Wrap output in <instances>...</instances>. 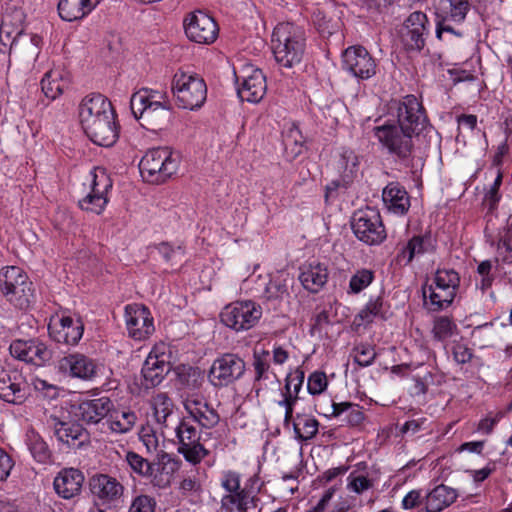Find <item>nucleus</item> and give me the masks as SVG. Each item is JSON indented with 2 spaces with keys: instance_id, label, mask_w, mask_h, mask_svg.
I'll return each instance as SVG.
<instances>
[{
  "instance_id": "864d4df0",
  "label": "nucleus",
  "mask_w": 512,
  "mask_h": 512,
  "mask_svg": "<svg viewBox=\"0 0 512 512\" xmlns=\"http://www.w3.org/2000/svg\"><path fill=\"white\" fill-rule=\"evenodd\" d=\"M176 436L179 440V445L193 444L200 440L197 428L186 421H181L176 427Z\"/></svg>"
},
{
  "instance_id": "052dcab7",
  "label": "nucleus",
  "mask_w": 512,
  "mask_h": 512,
  "mask_svg": "<svg viewBox=\"0 0 512 512\" xmlns=\"http://www.w3.org/2000/svg\"><path fill=\"white\" fill-rule=\"evenodd\" d=\"M103 425H106L112 432L126 433L132 429L134 421L132 418H106Z\"/></svg>"
},
{
  "instance_id": "4be33fe9",
  "label": "nucleus",
  "mask_w": 512,
  "mask_h": 512,
  "mask_svg": "<svg viewBox=\"0 0 512 512\" xmlns=\"http://www.w3.org/2000/svg\"><path fill=\"white\" fill-rule=\"evenodd\" d=\"M61 373L72 378L92 381L97 376L98 366L95 361L80 353H73L62 357L57 364Z\"/></svg>"
},
{
  "instance_id": "3c124183",
  "label": "nucleus",
  "mask_w": 512,
  "mask_h": 512,
  "mask_svg": "<svg viewBox=\"0 0 512 512\" xmlns=\"http://www.w3.org/2000/svg\"><path fill=\"white\" fill-rule=\"evenodd\" d=\"M183 404L189 416H206L207 412L213 413L206 399L199 395L186 398Z\"/></svg>"
},
{
  "instance_id": "5701e85b",
  "label": "nucleus",
  "mask_w": 512,
  "mask_h": 512,
  "mask_svg": "<svg viewBox=\"0 0 512 512\" xmlns=\"http://www.w3.org/2000/svg\"><path fill=\"white\" fill-rule=\"evenodd\" d=\"M90 490L94 497L103 504L117 502L124 493V486L108 474H96L89 481Z\"/></svg>"
},
{
  "instance_id": "f704fd0d",
  "label": "nucleus",
  "mask_w": 512,
  "mask_h": 512,
  "mask_svg": "<svg viewBox=\"0 0 512 512\" xmlns=\"http://www.w3.org/2000/svg\"><path fill=\"white\" fill-rule=\"evenodd\" d=\"M315 411L319 416H339L347 413V416H362V407L350 402L336 403L329 397H324L318 403H315Z\"/></svg>"
},
{
  "instance_id": "1a4fd4ad",
  "label": "nucleus",
  "mask_w": 512,
  "mask_h": 512,
  "mask_svg": "<svg viewBox=\"0 0 512 512\" xmlns=\"http://www.w3.org/2000/svg\"><path fill=\"white\" fill-rule=\"evenodd\" d=\"M172 92L179 108L197 110L207 98V85L196 73L179 70L172 79Z\"/></svg>"
},
{
  "instance_id": "393cba45",
  "label": "nucleus",
  "mask_w": 512,
  "mask_h": 512,
  "mask_svg": "<svg viewBox=\"0 0 512 512\" xmlns=\"http://www.w3.org/2000/svg\"><path fill=\"white\" fill-rule=\"evenodd\" d=\"M292 280L289 273L285 271H277L275 274L270 275L268 282L264 284V289L260 296L261 299L264 302L270 303L273 308H276L289 296L288 286Z\"/></svg>"
},
{
  "instance_id": "de8ad7c7",
  "label": "nucleus",
  "mask_w": 512,
  "mask_h": 512,
  "mask_svg": "<svg viewBox=\"0 0 512 512\" xmlns=\"http://www.w3.org/2000/svg\"><path fill=\"white\" fill-rule=\"evenodd\" d=\"M126 462L130 468L140 476L149 478V476L153 475L154 464H151L148 460L135 452H127Z\"/></svg>"
},
{
  "instance_id": "a19ab883",
  "label": "nucleus",
  "mask_w": 512,
  "mask_h": 512,
  "mask_svg": "<svg viewBox=\"0 0 512 512\" xmlns=\"http://www.w3.org/2000/svg\"><path fill=\"white\" fill-rule=\"evenodd\" d=\"M26 444L33 458L39 463H47L51 457V452L46 442L33 429L26 433Z\"/></svg>"
},
{
  "instance_id": "9b49d317",
  "label": "nucleus",
  "mask_w": 512,
  "mask_h": 512,
  "mask_svg": "<svg viewBox=\"0 0 512 512\" xmlns=\"http://www.w3.org/2000/svg\"><path fill=\"white\" fill-rule=\"evenodd\" d=\"M221 322L236 332L253 328L262 317V307L252 300L236 301L224 307Z\"/></svg>"
},
{
  "instance_id": "680f3d73",
  "label": "nucleus",
  "mask_w": 512,
  "mask_h": 512,
  "mask_svg": "<svg viewBox=\"0 0 512 512\" xmlns=\"http://www.w3.org/2000/svg\"><path fill=\"white\" fill-rule=\"evenodd\" d=\"M383 306V300L381 297H377L376 299H371L364 309L361 310L359 316L362 320L371 321V318L374 316H378L381 313Z\"/></svg>"
},
{
  "instance_id": "f03ea898",
  "label": "nucleus",
  "mask_w": 512,
  "mask_h": 512,
  "mask_svg": "<svg viewBox=\"0 0 512 512\" xmlns=\"http://www.w3.org/2000/svg\"><path fill=\"white\" fill-rule=\"evenodd\" d=\"M80 124L96 145L113 146L119 137L116 112L107 97L100 93L86 95L78 107Z\"/></svg>"
},
{
  "instance_id": "20e7f679",
  "label": "nucleus",
  "mask_w": 512,
  "mask_h": 512,
  "mask_svg": "<svg viewBox=\"0 0 512 512\" xmlns=\"http://www.w3.org/2000/svg\"><path fill=\"white\" fill-rule=\"evenodd\" d=\"M33 385L44 398L56 402L50 416H108L113 409V403L108 397L85 400L59 399L61 389L47 380L35 378Z\"/></svg>"
},
{
  "instance_id": "9d476101",
  "label": "nucleus",
  "mask_w": 512,
  "mask_h": 512,
  "mask_svg": "<svg viewBox=\"0 0 512 512\" xmlns=\"http://www.w3.org/2000/svg\"><path fill=\"white\" fill-rule=\"evenodd\" d=\"M430 34L427 15L421 11L412 12L397 29V37L403 50L407 53H420Z\"/></svg>"
},
{
  "instance_id": "423d86ee",
  "label": "nucleus",
  "mask_w": 512,
  "mask_h": 512,
  "mask_svg": "<svg viewBox=\"0 0 512 512\" xmlns=\"http://www.w3.org/2000/svg\"><path fill=\"white\" fill-rule=\"evenodd\" d=\"M34 287L27 274L17 266L0 270V293L15 308L28 309L34 301Z\"/></svg>"
},
{
  "instance_id": "e2e57ef3",
  "label": "nucleus",
  "mask_w": 512,
  "mask_h": 512,
  "mask_svg": "<svg viewBox=\"0 0 512 512\" xmlns=\"http://www.w3.org/2000/svg\"><path fill=\"white\" fill-rule=\"evenodd\" d=\"M501 184H502V173L498 172L493 185L490 187L489 191L485 195V201L488 203L490 210L495 209L500 200L501 196L499 194V189H500Z\"/></svg>"
},
{
  "instance_id": "13d9d810",
  "label": "nucleus",
  "mask_w": 512,
  "mask_h": 512,
  "mask_svg": "<svg viewBox=\"0 0 512 512\" xmlns=\"http://www.w3.org/2000/svg\"><path fill=\"white\" fill-rule=\"evenodd\" d=\"M499 255H503V262L512 264V232L506 231L497 243Z\"/></svg>"
},
{
  "instance_id": "a18cd8bd",
  "label": "nucleus",
  "mask_w": 512,
  "mask_h": 512,
  "mask_svg": "<svg viewBox=\"0 0 512 512\" xmlns=\"http://www.w3.org/2000/svg\"><path fill=\"white\" fill-rule=\"evenodd\" d=\"M178 452L184 456L186 461L194 465L200 463L209 453L200 441L194 442L193 444L179 445Z\"/></svg>"
},
{
  "instance_id": "cd10ccee",
  "label": "nucleus",
  "mask_w": 512,
  "mask_h": 512,
  "mask_svg": "<svg viewBox=\"0 0 512 512\" xmlns=\"http://www.w3.org/2000/svg\"><path fill=\"white\" fill-rule=\"evenodd\" d=\"M334 168L339 174V182H333L336 186H347L357 175L359 170V157L350 148L343 147L339 150L335 162Z\"/></svg>"
},
{
  "instance_id": "79ce46f5",
  "label": "nucleus",
  "mask_w": 512,
  "mask_h": 512,
  "mask_svg": "<svg viewBox=\"0 0 512 512\" xmlns=\"http://www.w3.org/2000/svg\"><path fill=\"white\" fill-rule=\"evenodd\" d=\"M177 468V462L172 459L154 465L153 475L149 476L151 483L158 488L168 487Z\"/></svg>"
},
{
  "instance_id": "5fc2aeb1",
  "label": "nucleus",
  "mask_w": 512,
  "mask_h": 512,
  "mask_svg": "<svg viewBox=\"0 0 512 512\" xmlns=\"http://www.w3.org/2000/svg\"><path fill=\"white\" fill-rule=\"evenodd\" d=\"M328 386L327 376L322 371H314L307 380V389L311 395H320Z\"/></svg>"
},
{
  "instance_id": "6e6552de",
  "label": "nucleus",
  "mask_w": 512,
  "mask_h": 512,
  "mask_svg": "<svg viewBox=\"0 0 512 512\" xmlns=\"http://www.w3.org/2000/svg\"><path fill=\"white\" fill-rule=\"evenodd\" d=\"M460 286V276L453 269H437L432 282L422 287L425 303L429 299L430 310L440 311L449 307Z\"/></svg>"
},
{
  "instance_id": "7ed1b4c3",
  "label": "nucleus",
  "mask_w": 512,
  "mask_h": 512,
  "mask_svg": "<svg viewBox=\"0 0 512 512\" xmlns=\"http://www.w3.org/2000/svg\"><path fill=\"white\" fill-rule=\"evenodd\" d=\"M131 112L143 128L158 132L166 129L172 119V107L164 91L141 88L132 94Z\"/></svg>"
},
{
  "instance_id": "aec40b11",
  "label": "nucleus",
  "mask_w": 512,
  "mask_h": 512,
  "mask_svg": "<svg viewBox=\"0 0 512 512\" xmlns=\"http://www.w3.org/2000/svg\"><path fill=\"white\" fill-rule=\"evenodd\" d=\"M9 351L13 358L36 366H43L52 358V351L39 339H16L11 342Z\"/></svg>"
},
{
  "instance_id": "338daca9",
  "label": "nucleus",
  "mask_w": 512,
  "mask_h": 512,
  "mask_svg": "<svg viewBox=\"0 0 512 512\" xmlns=\"http://www.w3.org/2000/svg\"><path fill=\"white\" fill-rule=\"evenodd\" d=\"M452 354L454 360L459 364L468 363L473 356L471 349L462 343H456L453 346Z\"/></svg>"
},
{
  "instance_id": "58836bf2",
  "label": "nucleus",
  "mask_w": 512,
  "mask_h": 512,
  "mask_svg": "<svg viewBox=\"0 0 512 512\" xmlns=\"http://www.w3.org/2000/svg\"><path fill=\"white\" fill-rule=\"evenodd\" d=\"M286 426L292 425L296 438L307 441L318 432L319 423L316 418H284Z\"/></svg>"
},
{
  "instance_id": "6ab92c4d",
  "label": "nucleus",
  "mask_w": 512,
  "mask_h": 512,
  "mask_svg": "<svg viewBox=\"0 0 512 512\" xmlns=\"http://www.w3.org/2000/svg\"><path fill=\"white\" fill-rule=\"evenodd\" d=\"M125 322L128 335L134 340H146L155 331L153 317L142 304L134 303L125 307Z\"/></svg>"
},
{
  "instance_id": "a211bd4d",
  "label": "nucleus",
  "mask_w": 512,
  "mask_h": 512,
  "mask_svg": "<svg viewBox=\"0 0 512 512\" xmlns=\"http://www.w3.org/2000/svg\"><path fill=\"white\" fill-rule=\"evenodd\" d=\"M26 397V382L21 371L10 363L0 361V398L8 403L20 404Z\"/></svg>"
},
{
  "instance_id": "bb28decb",
  "label": "nucleus",
  "mask_w": 512,
  "mask_h": 512,
  "mask_svg": "<svg viewBox=\"0 0 512 512\" xmlns=\"http://www.w3.org/2000/svg\"><path fill=\"white\" fill-rule=\"evenodd\" d=\"M170 371V364L166 361L164 355H158L151 351L147 356L141 373L146 388L159 385Z\"/></svg>"
},
{
  "instance_id": "a878e982",
  "label": "nucleus",
  "mask_w": 512,
  "mask_h": 512,
  "mask_svg": "<svg viewBox=\"0 0 512 512\" xmlns=\"http://www.w3.org/2000/svg\"><path fill=\"white\" fill-rule=\"evenodd\" d=\"M53 428L57 439L67 445H81L87 440V432L83 425L74 418H53Z\"/></svg>"
},
{
  "instance_id": "ddd939ff",
  "label": "nucleus",
  "mask_w": 512,
  "mask_h": 512,
  "mask_svg": "<svg viewBox=\"0 0 512 512\" xmlns=\"http://www.w3.org/2000/svg\"><path fill=\"white\" fill-rule=\"evenodd\" d=\"M351 227L355 236L367 245H379L386 239L381 216L372 208L355 212Z\"/></svg>"
},
{
  "instance_id": "09e8293b",
  "label": "nucleus",
  "mask_w": 512,
  "mask_h": 512,
  "mask_svg": "<svg viewBox=\"0 0 512 512\" xmlns=\"http://www.w3.org/2000/svg\"><path fill=\"white\" fill-rule=\"evenodd\" d=\"M150 406L154 416H171L174 412V403L166 393H158L152 397Z\"/></svg>"
},
{
  "instance_id": "dca6fc26",
  "label": "nucleus",
  "mask_w": 512,
  "mask_h": 512,
  "mask_svg": "<svg viewBox=\"0 0 512 512\" xmlns=\"http://www.w3.org/2000/svg\"><path fill=\"white\" fill-rule=\"evenodd\" d=\"M342 69L359 80H367L376 74L377 63L363 46H350L342 53Z\"/></svg>"
},
{
  "instance_id": "e433bc0d",
  "label": "nucleus",
  "mask_w": 512,
  "mask_h": 512,
  "mask_svg": "<svg viewBox=\"0 0 512 512\" xmlns=\"http://www.w3.org/2000/svg\"><path fill=\"white\" fill-rule=\"evenodd\" d=\"M176 374L179 389L199 390L205 381V372L199 367L181 365L177 367Z\"/></svg>"
},
{
  "instance_id": "2eb2a0df",
  "label": "nucleus",
  "mask_w": 512,
  "mask_h": 512,
  "mask_svg": "<svg viewBox=\"0 0 512 512\" xmlns=\"http://www.w3.org/2000/svg\"><path fill=\"white\" fill-rule=\"evenodd\" d=\"M183 27L187 38L198 44H212L219 33L215 20L201 10L188 13L183 19Z\"/></svg>"
},
{
  "instance_id": "603ef678",
  "label": "nucleus",
  "mask_w": 512,
  "mask_h": 512,
  "mask_svg": "<svg viewBox=\"0 0 512 512\" xmlns=\"http://www.w3.org/2000/svg\"><path fill=\"white\" fill-rule=\"evenodd\" d=\"M376 355L374 347L369 344L361 343L353 349L354 362L361 367L370 366L374 362Z\"/></svg>"
},
{
  "instance_id": "c03bdc74",
  "label": "nucleus",
  "mask_w": 512,
  "mask_h": 512,
  "mask_svg": "<svg viewBox=\"0 0 512 512\" xmlns=\"http://www.w3.org/2000/svg\"><path fill=\"white\" fill-rule=\"evenodd\" d=\"M375 279V272L371 269L361 268L355 271L349 281L347 293L356 295L366 289Z\"/></svg>"
},
{
  "instance_id": "69168bd1",
  "label": "nucleus",
  "mask_w": 512,
  "mask_h": 512,
  "mask_svg": "<svg viewBox=\"0 0 512 512\" xmlns=\"http://www.w3.org/2000/svg\"><path fill=\"white\" fill-rule=\"evenodd\" d=\"M221 486L228 493L241 490L242 488L240 487V475L233 471L225 472L221 480Z\"/></svg>"
},
{
  "instance_id": "774afa93",
  "label": "nucleus",
  "mask_w": 512,
  "mask_h": 512,
  "mask_svg": "<svg viewBox=\"0 0 512 512\" xmlns=\"http://www.w3.org/2000/svg\"><path fill=\"white\" fill-rule=\"evenodd\" d=\"M420 503L424 504V497H422L420 490L408 492L402 500V506L406 510L416 508Z\"/></svg>"
},
{
  "instance_id": "37998d69",
  "label": "nucleus",
  "mask_w": 512,
  "mask_h": 512,
  "mask_svg": "<svg viewBox=\"0 0 512 512\" xmlns=\"http://www.w3.org/2000/svg\"><path fill=\"white\" fill-rule=\"evenodd\" d=\"M249 503V493L246 489L237 492H229L221 499V508L226 512H247Z\"/></svg>"
},
{
  "instance_id": "f257e3e1",
  "label": "nucleus",
  "mask_w": 512,
  "mask_h": 512,
  "mask_svg": "<svg viewBox=\"0 0 512 512\" xmlns=\"http://www.w3.org/2000/svg\"><path fill=\"white\" fill-rule=\"evenodd\" d=\"M395 120H386L373 127V136L381 150L391 157L408 162L414 158L416 144L430 130L422 103L414 95H406L391 106Z\"/></svg>"
},
{
  "instance_id": "ea45409f",
  "label": "nucleus",
  "mask_w": 512,
  "mask_h": 512,
  "mask_svg": "<svg viewBox=\"0 0 512 512\" xmlns=\"http://www.w3.org/2000/svg\"><path fill=\"white\" fill-rule=\"evenodd\" d=\"M14 19L17 22L13 23L12 17L9 14H5L2 18V22L0 25V41L4 44L5 41H9L11 39V44L15 42L18 36L22 33V22H23V13L20 10L15 11Z\"/></svg>"
},
{
  "instance_id": "c85d7f7f",
  "label": "nucleus",
  "mask_w": 512,
  "mask_h": 512,
  "mask_svg": "<svg viewBox=\"0 0 512 512\" xmlns=\"http://www.w3.org/2000/svg\"><path fill=\"white\" fill-rule=\"evenodd\" d=\"M84 476L78 469H64L54 479V489L56 493L64 498L71 499L81 491Z\"/></svg>"
},
{
  "instance_id": "c756f323",
  "label": "nucleus",
  "mask_w": 512,
  "mask_h": 512,
  "mask_svg": "<svg viewBox=\"0 0 512 512\" xmlns=\"http://www.w3.org/2000/svg\"><path fill=\"white\" fill-rule=\"evenodd\" d=\"M299 280L307 291L318 293L328 280V269L323 263L312 261L300 268Z\"/></svg>"
},
{
  "instance_id": "6e6d98bb",
  "label": "nucleus",
  "mask_w": 512,
  "mask_h": 512,
  "mask_svg": "<svg viewBox=\"0 0 512 512\" xmlns=\"http://www.w3.org/2000/svg\"><path fill=\"white\" fill-rule=\"evenodd\" d=\"M269 352L263 351L262 355L254 353L253 367L255 370V380L260 381L261 379L267 378V373L270 368L268 362Z\"/></svg>"
},
{
  "instance_id": "4d7b16f0",
  "label": "nucleus",
  "mask_w": 512,
  "mask_h": 512,
  "mask_svg": "<svg viewBox=\"0 0 512 512\" xmlns=\"http://www.w3.org/2000/svg\"><path fill=\"white\" fill-rule=\"evenodd\" d=\"M156 502L148 495H139L133 499L128 512H155Z\"/></svg>"
},
{
  "instance_id": "8fccbe9b",
  "label": "nucleus",
  "mask_w": 512,
  "mask_h": 512,
  "mask_svg": "<svg viewBox=\"0 0 512 512\" xmlns=\"http://www.w3.org/2000/svg\"><path fill=\"white\" fill-rule=\"evenodd\" d=\"M154 250L163 258L164 262L174 266L181 262L184 257V252L181 247H172L166 242H162L154 246Z\"/></svg>"
},
{
  "instance_id": "72a5a7b5",
  "label": "nucleus",
  "mask_w": 512,
  "mask_h": 512,
  "mask_svg": "<svg viewBox=\"0 0 512 512\" xmlns=\"http://www.w3.org/2000/svg\"><path fill=\"white\" fill-rule=\"evenodd\" d=\"M101 0H60L58 12L61 19L72 22L83 19L90 14Z\"/></svg>"
},
{
  "instance_id": "412c9836",
  "label": "nucleus",
  "mask_w": 512,
  "mask_h": 512,
  "mask_svg": "<svg viewBox=\"0 0 512 512\" xmlns=\"http://www.w3.org/2000/svg\"><path fill=\"white\" fill-rule=\"evenodd\" d=\"M50 337L67 345L77 344L83 336L84 324L80 318L68 315L52 316L48 325Z\"/></svg>"
},
{
  "instance_id": "4468645a",
  "label": "nucleus",
  "mask_w": 512,
  "mask_h": 512,
  "mask_svg": "<svg viewBox=\"0 0 512 512\" xmlns=\"http://www.w3.org/2000/svg\"><path fill=\"white\" fill-rule=\"evenodd\" d=\"M244 360L234 353H225L216 358L208 372V380L215 387L228 386L245 373Z\"/></svg>"
},
{
  "instance_id": "0eeeda50",
  "label": "nucleus",
  "mask_w": 512,
  "mask_h": 512,
  "mask_svg": "<svg viewBox=\"0 0 512 512\" xmlns=\"http://www.w3.org/2000/svg\"><path fill=\"white\" fill-rule=\"evenodd\" d=\"M180 165V155L168 147L148 150L139 163L143 179L150 183H163L176 174Z\"/></svg>"
},
{
  "instance_id": "49530a36",
  "label": "nucleus",
  "mask_w": 512,
  "mask_h": 512,
  "mask_svg": "<svg viewBox=\"0 0 512 512\" xmlns=\"http://www.w3.org/2000/svg\"><path fill=\"white\" fill-rule=\"evenodd\" d=\"M457 330L456 324L447 316H440L435 319L432 333L434 339L445 341Z\"/></svg>"
},
{
  "instance_id": "0e129e2a",
  "label": "nucleus",
  "mask_w": 512,
  "mask_h": 512,
  "mask_svg": "<svg viewBox=\"0 0 512 512\" xmlns=\"http://www.w3.org/2000/svg\"><path fill=\"white\" fill-rule=\"evenodd\" d=\"M179 490L184 496L193 495L200 492L201 483L196 475H189L180 482Z\"/></svg>"
},
{
  "instance_id": "4c0bfd02",
  "label": "nucleus",
  "mask_w": 512,
  "mask_h": 512,
  "mask_svg": "<svg viewBox=\"0 0 512 512\" xmlns=\"http://www.w3.org/2000/svg\"><path fill=\"white\" fill-rule=\"evenodd\" d=\"M429 246V238L424 236H413L406 244H404L396 255V263L399 265H409L415 256L422 255L427 252Z\"/></svg>"
},
{
  "instance_id": "473e14b6",
  "label": "nucleus",
  "mask_w": 512,
  "mask_h": 512,
  "mask_svg": "<svg viewBox=\"0 0 512 512\" xmlns=\"http://www.w3.org/2000/svg\"><path fill=\"white\" fill-rule=\"evenodd\" d=\"M69 73L62 67H54L47 71L42 80L41 88L45 96L51 100L58 98L69 87Z\"/></svg>"
},
{
  "instance_id": "bf43d9fd",
  "label": "nucleus",
  "mask_w": 512,
  "mask_h": 512,
  "mask_svg": "<svg viewBox=\"0 0 512 512\" xmlns=\"http://www.w3.org/2000/svg\"><path fill=\"white\" fill-rule=\"evenodd\" d=\"M372 487V481L364 475L350 474L348 477L347 488L357 494H361L364 491Z\"/></svg>"
},
{
  "instance_id": "f8f14e48",
  "label": "nucleus",
  "mask_w": 512,
  "mask_h": 512,
  "mask_svg": "<svg viewBox=\"0 0 512 512\" xmlns=\"http://www.w3.org/2000/svg\"><path fill=\"white\" fill-rule=\"evenodd\" d=\"M470 9V0H439L435 7L437 38L440 39L444 32L461 37L462 32L457 31L454 25L463 23Z\"/></svg>"
},
{
  "instance_id": "39448f33",
  "label": "nucleus",
  "mask_w": 512,
  "mask_h": 512,
  "mask_svg": "<svg viewBox=\"0 0 512 512\" xmlns=\"http://www.w3.org/2000/svg\"><path fill=\"white\" fill-rule=\"evenodd\" d=\"M305 31L291 22L279 23L272 35V51L276 62L285 68L298 65L305 51Z\"/></svg>"
},
{
  "instance_id": "f3484780",
  "label": "nucleus",
  "mask_w": 512,
  "mask_h": 512,
  "mask_svg": "<svg viewBox=\"0 0 512 512\" xmlns=\"http://www.w3.org/2000/svg\"><path fill=\"white\" fill-rule=\"evenodd\" d=\"M112 188V181L103 169H96L92 174L90 191L79 200V207L87 212L100 215L107 203V193Z\"/></svg>"
},
{
  "instance_id": "c9c22d12",
  "label": "nucleus",
  "mask_w": 512,
  "mask_h": 512,
  "mask_svg": "<svg viewBox=\"0 0 512 512\" xmlns=\"http://www.w3.org/2000/svg\"><path fill=\"white\" fill-rule=\"evenodd\" d=\"M305 374L301 369H296L295 372L289 374L286 378L285 389L286 393L283 395L284 399L279 402L280 405L285 406V416H292L293 406L298 401V393L300 392Z\"/></svg>"
},
{
  "instance_id": "7c9ffc66",
  "label": "nucleus",
  "mask_w": 512,
  "mask_h": 512,
  "mask_svg": "<svg viewBox=\"0 0 512 512\" xmlns=\"http://www.w3.org/2000/svg\"><path fill=\"white\" fill-rule=\"evenodd\" d=\"M458 491L444 484L436 485L424 496L426 512H441L450 507L458 498Z\"/></svg>"
},
{
  "instance_id": "2f4dec72",
  "label": "nucleus",
  "mask_w": 512,
  "mask_h": 512,
  "mask_svg": "<svg viewBox=\"0 0 512 512\" xmlns=\"http://www.w3.org/2000/svg\"><path fill=\"white\" fill-rule=\"evenodd\" d=\"M385 207L398 215H404L410 208V196L398 182H390L382 191Z\"/></svg>"
},
{
  "instance_id": "b1692460",
  "label": "nucleus",
  "mask_w": 512,
  "mask_h": 512,
  "mask_svg": "<svg viewBox=\"0 0 512 512\" xmlns=\"http://www.w3.org/2000/svg\"><path fill=\"white\" fill-rule=\"evenodd\" d=\"M266 90V77L262 70L252 68L250 73L247 71L246 74L242 76V83L237 93L242 101L258 103L263 99Z\"/></svg>"
}]
</instances>
